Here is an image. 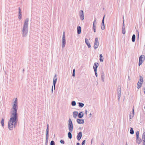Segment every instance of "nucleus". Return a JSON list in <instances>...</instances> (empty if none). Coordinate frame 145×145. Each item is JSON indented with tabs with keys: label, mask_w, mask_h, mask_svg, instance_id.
<instances>
[{
	"label": "nucleus",
	"mask_w": 145,
	"mask_h": 145,
	"mask_svg": "<svg viewBox=\"0 0 145 145\" xmlns=\"http://www.w3.org/2000/svg\"><path fill=\"white\" fill-rule=\"evenodd\" d=\"M120 97H121L120 95H118V101L120 100Z\"/></svg>",
	"instance_id": "37998d69"
},
{
	"label": "nucleus",
	"mask_w": 145,
	"mask_h": 145,
	"mask_svg": "<svg viewBox=\"0 0 145 145\" xmlns=\"http://www.w3.org/2000/svg\"><path fill=\"white\" fill-rule=\"evenodd\" d=\"M80 1L81 0H79Z\"/></svg>",
	"instance_id": "338daca9"
},
{
	"label": "nucleus",
	"mask_w": 145,
	"mask_h": 145,
	"mask_svg": "<svg viewBox=\"0 0 145 145\" xmlns=\"http://www.w3.org/2000/svg\"><path fill=\"white\" fill-rule=\"evenodd\" d=\"M4 119L3 118L2 119L1 121V125L2 126V127H3L4 125Z\"/></svg>",
	"instance_id": "393cba45"
},
{
	"label": "nucleus",
	"mask_w": 145,
	"mask_h": 145,
	"mask_svg": "<svg viewBox=\"0 0 145 145\" xmlns=\"http://www.w3.org/2000/svg\"><path fill=\"white\" fill-rule=\"evenodd\" d=\"M78 113L77 111H74L73 113V117L76 118V117L78 115Z\"/></svg>",
	"instance_id": "4468645a"
},
{
	"label": "nucleus",
	"mask_w": 145,
	"mask_h": 145,
	"mask_svg": "<svg viewBox=\"0 0 145 145\" xmlns=\"http://www.w3.org/2000/svg\"><path fill=\"white\" fill-rule=\"evenodd\" d=\"M130 133L131 134H133L134 133V131L133 130V129L132 127L130 128Z\"/></svg>",
	"instance_id": "bb28decb"
},
{
	"label": "nucleus",
	"mask_w": 145,
	"mask_h": 145,
	"mask_svg": "<svg viewBox=\"0 0 145 145\" xmlns=\"http://www.w3.org/2000/svg\"><path fill=\"white\" fill-rule=\"evenodd\" d=\"M71 132L69 131L68 133V137L70 139H71L72 138V135Z\"/></svg>",
	"instance_id": "6ab92c4d"
},
{
	"label": "nucleus",
	"mask_w": 145,
	"mask_h": 145,
	"mask_svg": "<svg viewBox=\"0 0 145 145\" xmlns=\"http://www.w3.org/2000/svg\"><path fill=\"white\" fill-rule=\"evenodd\" d=\"M49 137V133H46V142H48Z\"/></svg>",
	"instance_id": "412c9836"
},
{
	"label": "nucleus",
	"mask_w": 145,
	"mask_h": 145,
	"mask_svg": "<svg viewBox=\"0 0 145 145\" xmlns=\"http://www.w3.org/2000/svg\"><path fill=\"white\" fill-rule=\"evenodd\" d=\"M139 133L138 131H137L136 133V135H139Z\"/></svg>",
	"instance_id": "de8ad7c7"
},
{
	"label": "nucleus",
	"mask_w": 145,
	"mask_h": 145,
	"mask_svg": "<svg viewBox=\"0 0 145 145\" xmlns=\"http://www.w3.org/2000/svg\"><path fill=\"white\" fill-rule=\"evenodd\" d=\"M84 116L83 113L81 112L79 113L78 114V117L79 118H82Z\"/></svg>",
	"instance_id": "dca6fc26"
},
{
	"label": "nucleus",
	"mask_w": 145,
	"mask_h": 145,
	"mask_svg": "<svg viewBox=\"0 0 145 145\" xmlns=\"http://www.w3.org/2000/svg\"><path fill=\"white\" fill-rule=\"evenodd\" d=\"M123 26H122V29H125L124 23V22H123Z\"/></svg>",
	"instance_id": "e433bc0d"
},
{
	"label": "nucleus",
	"mask_w": 145,
	"mask_h": 145,
	"mask_svg": "<svg viewBox=\"0 0 145 145\" xmlns=\"http://www.w3.org/2000/svg\"><path fill=\"white\" fill-rule=\"evenodd\" d=\"M142 139L143 141H144L145 140V132H144L142 135Z\"/></svg>",
	"instance_id": "a878e982"
},
{
	"label": "nucleus",
	"mask_w": 145,
	"mask_h": 145,
	"mask_svg": "<svg viewBox=\"0 0 145 145\" xmlns=\"http://www.w3.org/2000/svg\"><path fill=\"white\" fill-rule=\"evenodd\" d=\"M62 48H63V33L62 40Z\"/></svg>",
	"instance_id": "cd10ccee"
},
{
	"label": "nucleus",
	"mask_w": 145,
	"mask_h": 145,
	"mask_svg": "<svg viewBox=\"0 0 145 145\" xmlns=\"http://www.w3.org/2000/svg\"><path fill=\"white\" fill-rule=\"evenodd\" d=\"M92 140H91V144H92Z\"/></svg>",
	"instance_id": "e2e57ef3"
},
{
	"label": "nucleus",
	"mask_w": 145,
	"mask_h": 145,
	"mask_svg": "<svg viewBox=\"0 0 145 145\" xmlns=\"http://www.w3.org/2000/svg\"><path fill=\"white\" fill-rule=\"evenodd\" d=\"M46 133H49V125L48 124L46 129Z\"/></svg>",
	"instance_id": "2f4dec72"
},
{
	"label": "nucleus",
	"mask_w": 145,
	"mask_h": 145,
	"mask_svg": "<svg viewBox=\"0 0 145 145\" xmlns=\"http://www.w3.org/2000/svg\"><path fill=\"white\" fill-rule=\"evenodd\" d=\"M131 119H129V121H131Z\"/></svg>",
	"instance_id": "0e129e2a"
},
{
	"label": "nucleus",
	"mask_w": 145,
	"mask_h": 145,
	"mask_svg": "<svg viewBox=\"0 0 145 145\" xmlns=\"http://www.w3.org/2000/svg\"><path fill=\"white\" fill-rule=\"evenodd\" d=\"M121 88L120 86H118V95H121Z\"/></svg>",
	"instance_id": "a211bd4d"
},
{
	"label": "nucleus",
	"mask_w": 145,
	"mask_h": 145,
	"mask_svg": "<svg viewBox=\"0 0 145 145\" xmlns=\"http://www.w3.org/2000/svg\"><path fill=\"white\" fill-rule=\"evenodd\" d=\"M99 60H100V61L103 62V58H100Z\"/></svg>",
	"instance_id": "4c0bfd02"
},
{
	"label": "nucleus",
	"mask_w": 145,
	"mask_h": 145,
	"mask_svg": "<svg viewBox=\"0 0 145 145\" xmlns=\"http://www.w3.org/2000/svg\"><path fill=\"white\" fill-rule=\"evenodd\" d=\"M126 145H127V143H126Z\"/></svg>",
	"instance_id": "69168bd1"
},
{
	"label": "nucleus",
	"mask_w": 145,
	"mask_h": 145,
	"mask_svg": "<svg viewBox=\"0 0 145 145\" xmlns=\"http://www.w3.org/2000/svg\"><path fill=\"white\" fill-rule=\"evenodd\" d=\"M105 15L104 16L103 19L102 20V22L101 23V29L102 30H103L105 29V24H104V18H105Z\"/></svg>",
	"instance_id": "6e6552de"
},
{
	"label": "nucleus",
	"mask_w": 145,
	"mask_h": 145,
	"mask_svg": "<svg viewBox=\"0 0 145 145\" xmlns=\"http://www.w3.org/2000/svg\"><path fill=\"white\" fill-rule=\"evenodd\" d=\"M93 30L94 32H96V28H93Z\"/></svg>",
	"instance_id": "603ef678"
},
{
	"label": "nucleus",
	"mask_w": 145,
	"mask_h": 145,
	"mask_svg": "<svg viewBox=\"0 0 145 145\" xmlns=\"http://www.w3.org/2000/svg\"><path fill=\"white\" fill-rule=\"evenodd\" d=\"M94 71V72H95V75L96 76V77H97V71Z\"/></svg>",
	"instance_id": "ea45409f"
},
{
	"label": "nucleus",
	"mask_w": 145,
	"mask_h": 145,
	"mask_svg": "<svg viewBox=\"0 0 145 145\" xmlns=\"http://www.w3.org/2000/svg\"><path fill=\"white\" fill-rule=\"evenodd\" d=\"M99 65V64L98 63H94L93 66V68L94 70V71H97V68Z\"/></svg>",
	"instance_id": "9b49d317"
},
{
	"label": "nucleus",
	"mask_w": 145,
	"mask_h": 145,
	"mask_svg": "<svg viewBox=\"0 0 145 145\" xmlns=\"http://www.w3.org/2000/svg\"><path fill=\"white\" fill-rule=\"evenodd\" d=\"M71 105L72 106H75L76 105V103L75 101H73L71 102Z\"/></svg>",
	"instance_id": "c85d7f7f"
},
{
	"label": "nucleus",
	"mask_w": 145,
	"mask_h": 145,
	"mask_svg": "<svg viewBox=\"0 0 145 145\" xmlns=\"http://www.w3.org/2000/svg\"><path fill=\"white\" fill-rule=\"evenodd\" d=\"M64 46H65V39H64Z\"/></svg>",
	"instance_id": "052dcab7"
},
{
	"label": "nucleus",
	"mask_w": 145,
	"mask_h": 145,
	"mask_svg": "<svg viewBox=\"0 0 145 145\" xmlns=\"http://www.w3.org/2000/svg\"><path fill=\"white\" fill-rule=\"evenodd\" d=\"M135 40V34H133L132 37V41L133 42H134Z\"/></svg>",
	"instance_id": "aec40b11"
},
{
	"label": "nucleus",
	"mask_w": 145,
	"mask_h": 145,
	"mask_svg": "<svg viewBox=\"0 0 145 145\" xmlns=\"http://www.w3.org/2000/svg\"><path fill=\"white\" fill-rule=\"evenodd\" d=\"M85 114H86L88 112V111L87 110H85Z\"/></svg>",
	"instance_id": "864d4df0"
},
{
	"label": "nucleus",
	"mask_w": 145,
	"mask_h": 145,
	"mask_svg": "<svg viewBox=\"0 0 145 145\" xmlns=\"http://www.w3.org/2000/svg\"><path fill=\"white\" fill-rule=\"evenodd\" d=\"M78 104L79 106L81 108L84 105V104L82 103H79Z\"/></svg>",
	"instance_id": "5701e85b"
},
{
	"label": "nucleus",
	"mask_w": 145,
	"mask_h": 145,
	"mask_svg": "<svg viewBox=\"0 0 145 145\" xmlns=\"http://www.w3.org/2000/svg\"><path fill=\"white\" fill-rule=\"evenodd\" d=\"M60 142L61 143L63 144V140H61L60 141Z\"/></svg>",
	"instance_id": "a19ab883"
},
{
	"label": "nucleus",
	"mask_w": 145,
	"mask_h": 145,
	"mask_svg": "<svg viewBox=\"0 0 145 145\" xmlns=\"http://www.w3.org/2000/svg\"><path fill=\"white\" fill-rule=\"evenodd\" d=\"M22 15H18V18L20 19L21 20L22 19Z\"/></svg>",
	"instance_id": "58836bf2"
},
{
	"label": "nucleus",
	"mask_w": 145,
	"mask_h": 145,
	"mask_svg": "<svg viewBox=\"0 0 145 145\" xmlns=\"http://www.w3.org/2000/svg\"><path fill=\"white\" fill-rule=\"evenodd\" d=\"M136 140H137V143L138 144H140L141 141V139H140V138H138Z\"/></svg>",
	"instance_id": "7c9ffc66"
},
{
	"label": "nucleus",
	"mask_w": 145,
	"mask_h": 145,
	"mask_svg": "<svg viewBox=\"0 0 145 145\" xmlns=\"http://www.w3.org/2000/svg\"><path fill=\"white\" fill-rule=\"evenodd\" d=\"M24 69H23V72H24Z\"/></svg>",
	"instance_id": "680f3d73"
},
{
	"label": "nucleus",
	"mask_w": 145,
	"mask_h": 145,
	"mask_svg": "<svg viewBox=\"0 0 145 145\" xmlns=\"http://www.w3.org/2000/svg\"><path fill=\"white\" fill-rule=\"evenodd\" d=\"M145 59V57L144 55H142L140 56L139 58V66H140L142 64L143 62Z\"/></svg>",
	"instance_id": "20e7f679"
},
{
	"label": "nucleus",
	"mask_w": 145,
	"mask_h": 145,
	"mask_svg": "<svg viewBox=\"0 0 145 145\" xmlns=\"http://www.w3.org/2000/svg\"><path fill=\"white\" fill-rule=\"evenodd\" d=\"M144 93L145 94V88H143Z\"/></svg>",
	"instance_id": "5fc2aeb1"
},
{
	"label": "nucleus",
	"mask_w": 145,
	"mask_h": 145,
	"mask_svg": "<svg viewBox=\"0 0 145 145\" xmlns=\"http://www.w3.org/2000/svg\"><path fill=\"white\" fill-rule=\"evenodd\" d=\"M134 115V109H133V112H132V113H131L129 115V119H131L133 117Z\"/></svg>",
	"instance_id": "ddd939ff"
},
{
	"label": "nucleus",
	"mask_w": 145,
	"mask_h": 145,
	"mask_svg": "<svg viewBox=\"0 0 145 145\" xmlns=\"http://www.w3.org/2000/svg\"><path fill=\"white\" fill-rule=\"evenodd\" d=\"M77 122L79 124H83L84 123V120L77 119L76 120Z\"/></svg>",
	"instance_id": "9d476101"
},
{
	"label": "nucleus",
	"mask_w": 145,
	"mask_h": 145,
	"mask_svg": "<svg viewBox=\"0 0 145 145\" xmlns=\"http://www.w3.org/2000/svg\"><path fill=\"white\" fill-rule=\"evenodd\" d=\"M96 19H95V20H94V21L93 22V24H96Z\"/></svg>",
	"instance_id": "79ce46f5"
},
{
	"label": "nucleus",
	"mask_w": 145,
	"mask_h": 145,
	"mask_svg": "<svg viewBox=\"0 0 145 145\" xmlns=\"http://www.w3.org/2000/svg\"><path fill=\"white\" fill-rule=\"evenodd\" d=\"M105 74L104 72H102L101 75V79L102 81H104Z\"/></svg>",
	"instance_id": "f3484780"
},
{
	"label": "nucleus",
	"mask_w": 145,
	"mask_h": 145,
	"mask_svg": "<svg viewBox=\"0 0 145 145\" xmlns=\"http://www.w3.org/2000/svg\"><path fill=\"white\" fill-rule=\"evenodd\" d=\"M137 32L138 34V38L139 37V33L138 31L137 30Z\"/></svg>",
	"instance_id": "49530a36"
},
{
	"label": "nucleus",
	"mask_w": 145,
	"mask_h": 145,
	"mask_svg": "<svg viewBox=\"0 0 145 145\" xmlns=\"http://www.w3.org/2000/svg\"><path fill=\"white\" fill-rule=\"evenodd\" d=\"M19 12H18V14H19V15H22V11H21V9L20 8V7H19Z\"/></svg>",
	"instance_id": "c756f323"
},
{
	"label": "nucleus",
	"mask_w": 145,
	"mask_h": 145,
	"mask_svg": "<svg viewBox=\"0 0 145 145\" xmlns=\"http://www.w3.org/2000/svg\"><path fill=\"white\" fill-rule=\"evenodd\" d=\"M99 42L98 38L96 37L95 38L94 44V48L95 49H96L99 46Z\"/></svg>",
	"instance_id": "39448f33"
},
{
	"label": "nucleus",
	"mask_w": 145,
	"mask_h": 145,
	"mask_svg": "<svg viewBox=\"0 0 145 145\" xmlns=\"http://www.w3.org/2000/svg\"><path fill=\"white\" fill-rule=\"evenodd\" d=\"M79 14L80 19L81 20H83L84 18V15L83 11L80 10L79 11Z\"/></svg>",
	"instance_id": "423d86ee"
},
{
	"label": "nucleus",
	"mask_w": 145,
	"mask_h": 145,
	"mask_svg": "<svg viewBox=\"0 0 145 145\" xmlns=\"http://www.w3.org/2000/svg\"><path fill=\"white\" fill-rule=\"evenodd\" d=\"M48 142H45V145H48Z\"/></svg>",
	"instance_id": "13d9d810"
},
{
	"label": "nucleus",
	"mask_w": 145,
	"mask_h": 145,
	"mask_svg": "<svg viewBox=\"0 0 145 145\" xmlns=\"http://www.w3.org/2000/svg\"><path fill=\"white\" fill-rule=\"evenodd\" d=\"M81 32V27L78 26L77 27V33L78 34H80Z\"/></svg>",
	"instance_id": "2eb2a0df"
},
{
	"label": "nucleus",
	"mask_w": 145,
	"mask_h": 145,
	"mask_svg": "<svg viewBox=\"0 0 145 145\" xmlns=\"http://www.w3.org/2000/svg\"><path fill=\"white\" fill-rule=\"evenodd\" d=\"M140 82L139 83V84H142V82H143V78L142 76H140Z\"/></svg>",
	"instance_id": "4be33fe9"
},
{
	"label": "nucleus",
	"mask_w": 145,
	"mask_h": 145,
	"mask_svg": "<svg viewBox=\"0 0 145 145\" xmlns=\"http://www.w3.org/2000/svg\"><path fill=\"white\" fill-rule=\"evenodd\" d=\"M100 58H102L103 56L102 55V54H100L99 56Z\"/></svg>",
	"instance_id": "09e8293b"
},
{
	"label": "nucleus",
	"mask_w": 145,
	"mask_h": 145,
	"mask_svg": "<svg viewBox=\"0 0 145 145\" xmlns=\"http://www.w3.org/2000/svg\"><path fill=\"white\" fill-rule=\"evenodd\" d=\"M76 145H80L79 143L78 142L77 143Z\"/></svg>",
	"instance_id": "bf43d9fd"
},
{
	"label": "nucleus",
	"mask_w": 145,
	"mask_h": 145,
	"mask_svg": "<svg viewBox=\"0 0 145 145\" xmlns=\"http://www.w3.org/2000/svg\"><path fill=\"white\" fill-rule=\"evenodd\" d=\"M53 85L52 86V90H51V91H52V93H53Z\"/></svg>",
	"instance_id": "8fccbe9b"
},
{
	"label": "nucleus",
	"mask_w": 145,
	"mask_h": 145,
	"mask_svg": "<svg viewBox=\"0 0 145 145\" xmlns=\"http://www.w3.org/2000/svg\"><path fill=\"white\" fill-rule=\"evenodd\" d=\"M29 19L27 18L25 19L23 27L22 29V35L23 37L27 36V34L28 29V22Z\"/></svg>",
	"instance_id": "f03ea898"
},
{
	"label": "nucleus",
	"mask_w": 145,
	"mask_h": 145,
	"mask_svg": "<svg viewBox=\"0 0 145 145\" xmlns=\"http://www.w3.org/2000/svg\"><path fill=\"white\" fill-rule=\"evenodd\" d=\"M50 145H55V143L54 141L52 140L50 143Z\"/></svg>",
	"instance_id": "473e14b6"
},
{
	"label": "nucleus",
	"mask_w": 145,
	"mask_h": 145,
	"mask_svg": "<svg viewBox=\"0 0 145 145\" xmlns=\"http://www.w3.org/2000/svg\"><path fill=\"white\" fill-rule=\"evenodd\" d=\"M122 32L123 34H125V29H122Z\"/></svg>",
	"instance_id": "f704fd0d"
},
{
	"label": "nucleus",
	"mask_w": 145,
	"mask_h": 145,
	"mask_svg": "<svg viewBox=\"0 0 145 145\" xmlns=\"http://www.w3.org/2000/svg\"><path fill=\"white\" fill-rule=\"evenodd\" d=\"M18 108V100L16 98L12 107L10 109V118L8 122V127L10 130H12L13 127L15 128L17 125L18 120V114L17 112Z\"/></svg>",
	"instance_id": "f257e3e1"
},
{
	"label": "nucleus",
	"mask_w": 145,
	"mask_h": 145,
	"mask_svg": "<svg viewBox=\"0 0 145 145\" xmlns=\"http://www.w3.org/2000/svg\"><path fill=\"white\" fill-rule=\"evenodd\" d=\"M82 136V132H80L78 134L77 136V139L78 140H80Z\"/></svg>",
	"instance_id": "1a4fd4ad"
},
{
	"label": "nucleus",
	"mask_w": 145,
	"mask_h": 145,
	"mask_svg": "<svg viewBox=\"0 0 145 145\" xmlns=\"http://www.w3.org/2000/svg\"><path fill=\"white\" fill-rule=\"evenodd\" d=\"M139 138V135H136V139H137Z\"/></svg>",
	"instance_id": "c03bdc74"
},
{
	"label": "nucleus",
	"mask_w": 145,
	"mask_h": 145,
	"mask_svg": "<svg viewBox=\"0 0 145 145\" xmlns=\"http://www.w3.org/2000/svg\"><path fill=\"white\" fill-rule=\"evenodd\" d=\"M85 142L86 140H84L82 143V145H85Z\"/></svg>",
	"instance_id": "c9c22d12"
},
{
	"label": "nucleus",
	"mask_w": 145,
	"mask_h": 145,
	"mask_svg": "<svg viewBox=\"0 0 145 145\" xmlns=\"http://www.w3.org/2000/svg\"><path fill=\"white\" fill-rule=\"evenodd\" d=\"M123 22L124 23V19L123 16Z\"/></svg>",
	"instance_id": "6e6d98bb"
},
{
	"label": "nucleus",
	"mask_w": 145,
	"mask_h": 145,
	"mask_svg": "<svg viewBox=\"0 0 145 145\" xmlns=\"http://www.w3.org/2000/svg\"><path fill=\"white\" fill-rule=\"evenodd\" d=\"M96 28L95 24H93V29Z\"/></svg>",
	"instance_id": "a18cd8bd"
},
{
	"label": "nucleus",
	"mask_w": 145,
	"mask_h": 145,
	"mask_svg": "<svg viewBox=\"0 0 145 145\" xmlns=\"http://www.w3.org/2000/svg\"><path fill=\"white\" fill-rule=\"evenodd\" d=\"M139 81L137 84V87L138 89L140 88L142 84H139Z\"/></svg>",
	"instance_id": "b1692460"
},
{
	"label": "nucleus",
	"mask_w": 145,
	"mask_h": 145,
	"mask_svg": "<svg viewBox=\"0 0 145 145\" xmlns=\"http://www.w3.org/2000/svg\"><path fill=\"white\" fill-rule=\"evenodd\" d=\"M75 69H74L73 70L72 74V76L73 77H74L75 76Z\"/></svg>",
	"instance_id": "72a5a7b5"
},
{
	"label": "nucleus",
	"mask_w": 145,
	"mask_h": 145,
	"mask_svg": "<svg viewBox=\"0 0 145 145\" xmlns=\"http://www.w3.org/2000/svg\"><path fill=\"white\" fill-rule=\"evenodd\" d=\"M85 42L86 44L87 45L88 47L90 48L91 47V45L90 43L89 42V41L86 38L85 39Z\"/></svg>",
	"instance_id": "f8f14e48"
},
{
	"label": "nucleus",
	"mask_w": 145,
	"mask_h": 145,
	"mask_svg": "<svg viewBox=\"0 0 145 145\" xmlns=\"http://www.w3.org/2000/svg\"><path fill=\"white\" fill-rule=\"evenodd\" d=\"M57 76V74H55L54 78H53V86H54V90L55 89L56 83L57 81V78L56 77Z\"/></svg>",
	"instance_id": "0eeeda50"
},
{
	"label": "nucleus",
	"mask_w": 145,
	"mask_h": 145,
	"mask_svg": "<svg viewBox=\"0 0 145 145\" xmlns=\"http://www.w3.org/2000/svg\"><path fill=\"white\" fill-rule=\"evenodd\" d=\"M68 128L69 131L72 132L73 130V126L72 120L70 118L69 120Z\"/></svg>",
	"instance_id": "7ed1b4c3"
},
{
	"label": "nucleus",
	"mask_w": 145,
	"mask_h": 145,
	"mask_svg": "<svg viewBox=\"0 0 145 145\" xmlns=\"http://www.w3.org/2000/svg\"><path fill=\"white\" fill-rule=\"evenodd\" d=\"M128 80H130V77L129 76H128Z\"/></svg>",
	"instance_id": "4d7b16f0"
},
{
	"label": "nucleus",
	"mask_w": 145,
	"mask_h": 145,
	"mask_svg": "<svg viewBox=\"0 0 145 145\" xmlns=\"http://www.w3.org/2000/svg\"><path fill=\"white\" fill-rule=\"evenodd\" d=\"M91 113H90L89 115V117H91Z\"/></svg>",
	"instance_id": "3c124183"
}]
</instances>
